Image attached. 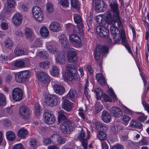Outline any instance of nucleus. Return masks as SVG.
<instances>
[{
    "label": "nucleus",
    "mask_w": 149,
    "mask_h": 149,
    "mask_svg": "<svg viewBox=\"0 0 149 149\" xmlns=\"http://www.w3.org/2000/svg\"><path fill=\"white\" fill-rule=\"evenodd\" d=\"M108 11L106 12L105 14V19L104 18L105 16L103 14H100L96 17L95 19L97 22L100 25L98 26L96 28V31L97 33L101 37L103 38H107L108 44L110 45L112 42V40L109 38L108 36L109 34V31L108 29L105 26L108 24L106 20V13Z\"/></svg>",
    "instance_id": "obj_1"
},
{
    "label": "nucleus",
    "mask_w": 149,
    "mask_h": 149,
    "mask_svg": "<svg viewBox=\"0 0 149 149\" xmlns=\"http://www.w3.org/2000/svg\"><path fill=\"white\" fill-rule=\"evenodd\" d=\"M59 40L63 48L68 51L67 55L68 60L72 63L75 62L77 59L76 50L70 47L67 37L65 34H61L59 36Z\"/></svg>",
    "instance_id": "obj_2"
},
{
    "label": "nucleus",
    "mask_w": 149,
    "mask_h": 149,
    "mask_svg": "<svg viewBox=\"0 0 149 149\" xmlns=\"http://www.w3.org/2000/svg\"><path fill=\"white\" fill-rule=\"evenodd\" d=\"M67 73L63 72L62 76L64 80L72 81L77 79V75L76 67L72 64L68 65L66 66Z\"/></svg>",
    "instance_id": "obj_3"
},
{
    "label": "nucleus",
    "mask_w": 149,
    "mask_h": 149,
    "mask_svg": "<svg viewBox=\"0 0 149 149\" xmlns=\"http://www.w3.org/2000/svg\"><path fill=\"white\" fill-rule=\"evenodd\" d=\"M31 74V72L29 70L20 71L15 73V79L19 83H24L29 79Z\"/></svg>",
    "instance_id": "obj_4"
},
{
    "label": "nucleus",
    "mask_w": 149,
    "mask_h": 149,
    "mask_svg": "<svg viewBox=\"0 0 149 149\" xmlns=\"http://www.w3.org/2000/svg\"><path fill=\"white\" fill-rule=\"evenodd\" d=\"M106 20L109 24L116 26L115 24L117 22L119 27H121L122 25L119 15L112 17L111 13L109 11H108L106 13Z\"/></svg>",
    "instance_id": "obj_5"
},
{
    "label": "nucleus",
    "mask_w": 149,
    "mask_h": 149,
    "mask_svg": "<svg viewBox=\"0 0 149 149\" xmlns=\"http://www.w3.org/2000/svg\"><path fill=\"white\" fill-rule=\"evenodd\" d=\"M108 48L106 46H101L100 45H97V47L94 51V57L95 59L98 60L100 56L102 54L103 56H105V55L108 52Z\"/></svg>",
    "instance_id": "obj_6"
},
{
    "label": "nucleus",
    "mask_w": 149,
    "mask_h": 149,
    "mask_svg": "<svg viewBox=\"0 0 149 149\" xmlns=\"http://www.w3.org/2000/svg\"><path fill=\"white\" fill-rule=\"evenodd\" d=\"M81 16V14L80 13H75L74 15V19L75 23L77 24L78 31H77V33L80 34L81 36H83V25Z\"/></svg>",
    "instance_id": "obj_7"
},
{
    "label": "nucleus",
    "mask_w": 149,
    "mask_h": 149,
    "mask_svg": "<svg viewBox=\"0 0 149 149\" xmlns=\"http://www.w3.org/2000/svg\"><path fill=\"white\" fill-rule=\"evenodd\" d=\"M27 66L26 61L23 59L16 60L11 64V69L13 70L24 68L26 67Z\"/></svg>",
    "instance_id": "obj_8"
},
{
    "label": "nucleus",
    "mask_w": 149,
    "mask_h": 149,
    "mask_svg": "<svg viewBox=\"0 0 149 149\" xmlns=\"http://www.w3.org/2000/svg\"><path fill=\"white\" fill-rule=\"evenodd\" d=\"M43 118L45 122L49 124H53L55 122V117L49 110H45L43 114Z\"/></svg>",
    "instance_id": "obj_9"
},
{
    "label": "nucleus",
    "mask_w": 149,
    "mask_h": 149,
    "mask_svg": "<svg viewBox=\"0 0 149 149\" xmlns=\"http://www.w3.org/2000/svg\"><path fill=\"white\" fill-rule=\"evenodd\" d=\"M93 91L95 94L96 99L98 100H100L103 95V92L101 89L99 88H96L93 90ZM103 97L104 101L110 102H112L111 99L107 95L104 93Z\"/></svg>",
    "instance_id": "obj_10"
},
{
    "label": "nucleus",
    "mask_w": 149,
    "mask_h": 149,
    "mask_svg": "<svg viewBox=\"0 0 149 149\" xmlns=\"http://www.w3.org/2000/svg\"><path fill=\"white\" fill-rule=\"evenodd\" d=\"M45 101L47 105L52 107L56 105L58 102L57 96L54 95H46L45 96Z\"/></svg>",
    "instance_id": "obj_11"
},
{
    "label": "nucleus",
    "mask_w": 149,
    "mask_h": 149,
    "mask_svg": "<svg viewBox=\"0 0 149 149\" xmlns=\"http://www.w3.org/2000/svg\"><path fill=\"white\" fill-rule=\"evenodd\" d=\"M93 1V6L95 11L97 12H101L105 11L107 8L105 3L103 1H97L95 2Z\"/></svg>",
    "instance_id": "obj_12"
},
{
    "label": "nucleus",
    "mask_w": 149,
    "mask_h": 149,
    "mask_svg": "<svg viewBox=\"0 0 149 149\" xmlns=\"http://www.w3.org/2000/svg\"><path fill=\"white\" fill-rule=\"evenodd\" d=\"M90 136V132L88 130H87V134H85L83 131H82L78 136V138L81 142L84 149H87V140Z\"/></svg>",
    "instance_id": "obj_13"
},
{
    "label": "nucleus",
    "mask_w": 149,
    "mask_h": 149,
    "mask_svg": "<svg viewBox=\"0 0 149 149\" xmlns=\"http://www.w3.org/2000/svg\"><path fill=\"white\" fill-rule=\"evenodd\" d=\"M72 123L70 122L64 121L60 125V129L61 131L64 133H67L68 131V128L70 132L72 131L75 127L77 125V124H76L74 125H72Z\"/></svg>",
    "instance_id": "obj_14"
},
{
    "label": "nucleus",
    "mask_w": 149,
    "mask_h": 149,
    "mask_svg": "<svg viewBox=\"0 0 149 149\" xmlns=\"http://www.w3.org/2000/svg\"><path fill=\"white\" fill-rule=\"evenodd\" d=\"M23 95L22 90L19 88H15L12 91V97L13 100L16 102L21 100Z\"/></svg>",
    "instance_id": "obj_15"
},
{
    "label": "nucleus",
    "mask_w": 149,
    "mask_h": 149,
    "mask_svg": "<svg viewBox=\"0 0 149 149\" xmlns=\"http://www.w3.org/2000/svg\"><path fill=\"white\" fill-rule=\"evenodd\" d=\"M62 107L64 109L68 112H70L74 107V104L66 99V97H62Z\"/></svg>",
    "instance_id": "obj_16"
},
{
    "label": "nucleus",
    "mask_w": 149,
    "mask_h": 149,
    "mask_svg": "<svg viewBox=\"0 0 149 149\" xmlns=\"http://www.w3.org/2000/svg\"><path fill=\"white\" fill-rule=\"evenodd\" d=\"M38 79L44 84L48 83L50 81V77L48 74L44 72H38L37 73Z\"/></svg>",
    "instance_id": "obj_17"
},
{
    "label": "nucleus",
    "mask_w": 149,
    "mask_h": 149,
    "mask_svg": "<svg viewBox=\"0 0 149 149\" xmlns=\"http://www.w3.org/2000/svg\"><path fill=\"white\" fill-rule=\"evenodd\" d=\"M30 112L28 107L25 106H21L19 109V114L22 118L27 119L29 117Z\"/></svg>",
    "instance_id": "obj_18"
},
{
    "label": "nucleus",
    "mask_w": 149,
    "mask_h": 149,
    "mask_svg": "<svg viewBox=\"0 0 149 149\" xmlns=\"http://www.w3.org/2000/svg\"><path fill=\"white\" fill-rule=\"evenodd\" d=\"M69 40L76 47H80L82 46L81 41L78 36L75 34H72L69 36Z\"/></svg>",
    "instance_id": "obj_19"
},
{
    "label": "nucleus",
    "mask_w": 149,
    "mask_h": 149,
    "mask_svg": "<svg viewBox=\"0 0 149 149\" xmlns=\"http://www.w3.org/2000/svg\"><path fill=\"white\" fill-rule=\"evenodd\" d=\"M51 138L54 140L56 139V141L55 142H54V141H53L52 143L57 145L63 144L65 143L66 141V139L65 138L61 136L57 133L55 134L52 135L51 136Z\"/></svg>",
    "instance_id": "obj_20"
},
{
    "label": "nucleus",
    "mask_w": 149,
    "mask_h": 149,
    "mask_svg": "<svg viewBox=\"0 0 149 149\" xmlns=\"http://www.w3.org/2000/svg\"><path fill=\"white\" fill-rule=\"evenodd\" d=\"M62 25L57 22H52L49 25V29L53 32H57L61 30Z\"/></svg>",
    "instance_id": "obj_21"
},
{
    "label": "nucleus",
    "mask_w": 149,
    "mask_h": 149,
    "mask_svg": "<svg viewBox=\"0 0 149 149\" xmlns=\"http://www.w3.org/2000/svg\"><path fill=\"white\" fill-rule=\"evenodd\" d=\"M120 37L117 38L118 40H119L121 38L122 40V44L125 46L126 48L128 50L129 53L132 54V52L131 50L129 44L127 41L125 37V33L123 30H122L121 32V34L120 35Z\"/></svg>",
    "instance_id": "obj_22"
},
{
    "label": "nucleus",
    "mask_w": 149,
    "mask_h": 149,
    "mask_svg": "<svg viewBox=\"0 0 149 149\" xmlns=\"http://www.w3.org/2000/svg\"><path fill=\"white\" fill-rule=\"evenodd\" d=\"M55 60L56 63L63 64L65 61V57L63 52H58L55 54Z\"/></svg>",
    "instance_id": "obj_23"
},
{
    "label": "nucleus",
    "mask_w": 149,
    "mask_h": 149,
    "mask_svg": "<svg viewBox=\"0 0 149 149\" xmlns=\"http://www.w3.org/2000/svg\"><path fill=\"white\" fill-rule=\"evenodd\" d=\"M109 111L113 116L116 118L120 117L123 114L121 109L117 107H113L111 108Z\"/></svg>",
    "instance_id": "obj_24"
},
{
    "label": "nucleus",
    "mask_w": 149,
    "mask_h": 149,
    "mask_svg": "<svg viewBox=\"0 0 149 149\" xmlns=\"http://www.w3.org/2000/svg\"><path fill=\"white\" fill-rule=\"evenodd\" d=\"M26 37L30 42H32L35 38V35L33 31L30 29L26 28L25 31Z\"/></svg>",
    "instance_id": "obj_25"
},
{
    "label": "nucleus",
    "mask_w": 149,
    "mask_h": 149,
    "mask_svg": "<svg viewBox=\"0 0 149 149\" xmlns=\"http://www.w3.org/2000/svg\"><path fill=\"white\" fill-rule=\"evenodd\" d=\"M111 11L113 13V17L119 15L118 8V4L117 2H112L110 3Z\"/></svg>",
    "instance_id": "obj_26"
},
{
    "label": "nucleus",
    "mask_w": 149,
    "mask_h": 149,
    "mask_svg": "<svg viewBox=\"0 0 149 149\" xmlns=\"http://www.w3.org/2000/svg\"><path fill=\"white\" fill-rule=\"evenodd\" d=\"M22 16L19 13L15 14L12 18V22L16 26L20 25L22 22Z\"/></svg>",
    "instance_id": "obj_27"
},
{
    "label": "nucleus",
    "mask_w": 149,
    "mask_h": 149,
    "mask_svg": "<svg viewBox=\"0 0 149 149\" xmlns=\"http://www.w3.org/2000/svg\"><path fill=\"white\" fill-rule=\"evenodd\" d=\"M46 47L49 53L56 54L58 52L53 42H48L46 43Z\"/></svg>",
    "instance_id": "obj_28"
},
{
    "label": "nucleus",
    "mask_w": 149,
    "mask_h": 149,
    "mask_svg": "<svg viewBox=\"0 0 149 149\" xmlns=\"http://www.w3.org/2000/svg\"><path fill=\"white\" fill-rule=\"evenodd\" d=\"M101 118L102 120L104 123H108L111 121V116L108 112L104 110L102 112Z\"/></svg>",
    "instance_id": "obj_29"
},
{
    "label": "nucleus",
    "mask_w": 149,
    "mask_h": 149,
    "mask_svg": "<svg viewBox=\"0 0 149 149\" xmlns=\"http://www.w3.org/2000/svg\"><path fill=\"white\" fill-rule=\"evenodd\" d=\"M7 5L8 8L6 9L7 12L11 13V9L14 8L17 5L16 1L15 0H7Z\"/></svg>",
    "instance_id": "obj_30"
},
{
    "label": "nucleus",
    "mask_w": 149,
    "mask_h": 149,
    "mask_svg": "<svg viewBox=\"0 0 149 149\" xmlns=\"http://www.w3.org/2000/svg\"><path fill=\"white\" fill-rule=\"evenodd\" d=\"M28 134V130L24 127H22L19 129L17 133L18 137L24 139L27 136Z\"/></svg>",
    "instance_id": "obj_31"
},
{
    "label": "nucleus",
    "mask_w": 149,
    "mask_h": 149,
    "mask_svg": "<svg viewBox=\"0 0 149 149\" xmlns=\"http://www.w3.org/2000/svg\"><path fill=\"white\" fill-rule=\"evenodd\" d=\"M65 97H66L67 98L70 99L72 101L76 102L75 99L77 97V93L76 92L73 90H70L67 95Z\"/></svg>",
    "instance_id": "obj_32"
},
{
    "label": "nucleus",
    "mask_w": 149,
    "mask_h": 149,
    "mask_svg": "<svg viewBox=\"0 0 149 149\" xmlns=\"http://www.w3.org/2000/svg\"><path fill=\"white\" fill-rule=\"evenodd\" d=\"M110 25V29L111 34L114 36V38H117V36L119 37L120 35L119 34L120 32L116 26Z\"/></svg>",
    "instance_id": "obj_33"
},
{
    "label": "nucleus",
    "mask_w": 149,
    "mask_h": 149,
    "mask_svg": "<svg viewBox=\"0 0 149 149\" xmlns=\"http://www.w3.org/2000/svg\"><path fill=\"white\" fill-rule=\"evenodd\" d=\"M96 77L97 80L100 85L103 86L105 85L106 81L102 73H97L96 74Z\"/></svg>",
    "instance_id": "obj_34"
},
{
    "label": "nucleus",
    "mask_w": 149,
    "mask_h": 149,
    "mask_svg": "<svg viewBox=\"0 0 149 149\" xmlns=\"http://www.w3.org/2000/svg\"><path fill=\"white\" fill-rule=\"evenodd\" d=\"M18 7L21 10L27 11L29 7V4L27 2L21 1L18 3Z\"/></svg>",
    "instance_id": "obj_35"
},
{
    "label": "nucleus",
    "mask_w": 149,
    "mask_h": 149,
    "mask_svg": "<svg viewBox=\"0 0 149 149\" xmlns=\"http://www.w3.org/2000/svg\"><path fill=\"white\" fill-rule=\"evenodd\" d=\"M36 54L37 56L41 58L45 59H48V58L49 55L45 50H38L37 51Z\"/></svg>",
    "instance_id": "obj_36"
},
{
    "label": "nucleus",
    "mask_w": 149,
    "mask_h": 149,
    "mask_svg": "<svg viewBox=\"0 0 149 149\" xmlns=\"http://www.w3.org/2000/svg\"><path fill=\"white\" fill-rule=\"evenodd\" d=\"M42 45V41L39 38H36L33 42L30 44L31 48H35L37 47H41Z\"/></svg>",
    "instance_id": "obj_37"
},
{
    "label": "nucleus",
    "mask_w": 149,
    "mask_h": 149,
    "mask_svg": "<svg viewBox=\"0 0 149 149\" xmlns=\"http://www.w3.org/2000/svg\"><path fill=\"white\" fill-rule=\"evenodd\" d=\"M54 92L59 95H63L65 92V89L64 88L60 85H58L53 89Z\"/></svg>",
    "instance_id": "obj_38"
},
{
    "label": "nucleus",
    "mask_w": 149,
    "mask_h": 149,
    "mask_svg": "<svg viewBox=\"0 0 149 149\" xmlns=\"http://www.w3.org/2000/svg\"><path fill=\"white\" fill-rule=\"evenodd\" d=\"M40 33L41 36L44 38H47L49 35V33L47 28L44 26L41 27Z\"/></svg>",
    "instance_id": "obj_39"
},
{
    "label": "nucleus",
    "mask_w": 149,
    "mask_h": 149,
    "mask_svg": "<svg viewBox=\"0 0 149 149\" xmlns=\"http://www.w3.org/2000/svg\"><path fill=\"white\" fill-rule=\"evenodd\" d=\"M14 52L17 56L26 55L27 54V51L25 49L19 48L15 49L14 50Z\"/></svg>",
    "instance_id": "obj_40"
},
{
    "label": "nucleus",
    "mask_w": 149,
    "mask_h": 149,
    "mask_svg": "<svg viewBox=\"0 0 149 149\" xmlns=\"http://www.w3.org/2000/svg\"><path fill=\"white\" fill-rule=\"evenodd\" d=\"M12 113V109L9 107L6 108L5 110L1 109L0 110V118L5 116L7 114L10 115Z\"/></svg>",
    "instance_id": "obj_41"
},
{
    "label": "nucleus",
    "mask_w": 149,
    "mask_h": 149,
    "mask_svg": "<svg viewBox=\"0 0 149 149\" xmlns=\"http://www.w3.org/2000/svg\"><path fill=\"white\" fill-rule=\"evenodd\" d=\"M33 16L43 13L41 8L38 6H34L32 9Z\"/></svg>",
    "instance_id": "obj_42"
},
{
    "label": "nucleus",
    "mask_w": 149,
    "mask_h": 149,
    "mask_svg": "<svg viewBox=\"0 0 149 149\" xmlns=\"http://www.w3.org/2000/svg\"><path fill=\"white\" fill-rule=\"evenodd\" d=\"M29 144V149H36L37 148V142L35 139H31Z\"/></svg>",
    "instance_id": "obj_43"
},
{
    "label": "nucleus",
    "mask_w": 149,
    "mask_h": 149,
    "mask_svg": "<svg viewBox=\"0 0 149 149\" xmlns=\"http://www.w3.org/2000/svg\"><path fill=\"white\" fill-rule=\"evenodd\" d=\"M146 93H144L142 96V103L145 110L146 111L149 113V104L146 103L144 100L146 96Z\"/></svg>",
    "instance_id": "obj_44"
},
{
    "label": "nucleus",
    "mask_w": 149,
    "mask_h": 149,
    "mask_svg": "<svg viewBox=\"0 0 149 149\" xmlns=\"http://www.w3.org/2000/svg\"><path fill=\"white\" fill-rule=\"evenodd\" d=\"M6 136L7 139L10 141H13L15 138V134L11 131L7 132L6 133Z\"/></svg>",
    "instance_id": "obj_45"
},
{
    "label": "nucleus",
    "mask_w": 149,
    "mask_h": 149,
    "mask_svg": "<svg viewBox=\"0 0 149 149\" xmlns=\"http://www.w3.org/2000/svg\"><path fill=\"white\" fill-rule=\"evenodd\" d=\"M130 125L133 127H136L139 129H141L143 127V125L136 120H132L130 123Z\"/></svg>",
    "instance_id": "obj_46"
},
{
    "label": "nucleus",
    "mask_w": 149,
    "mask_h": 149,
    "mask_svg": "<svg viewBox=\"0 0 149 149\" xmlns=\"http://www.w3.org/2000/svg\"><path fill=\"white\" fill-rule=\"evenodd\" d=\"M148 144V141L146 137L143 136L141 140L136 143L135 145L137 146L146 145Z\"/></svg>",
    "instance_id": "obj_47"
},
{
    "label": "nucleus",
    "mask_w": 149,
    "mask_h": 149,
    "mask_svg": "<svg viewBox=\"0 0 149 149\" xmlns=\"http://www.w3.org/2000/svg\"><path fill=\"white\" fill-rule=\"evenodd\" d=\"M40 67L44 69H47L50 66V62L47 61L40 62L39 63Z\"/></svg>",
    "instance_id": "obj_48"
},
{
    "label": "nucleus",
    "mask_w": 149,
    "mask_h": 149,
    "mask_svg": "<svg viewBox=\"0 0 149 149\" xmlns=\"http://www.w3.org/2000/svg\"><path fill=\"white\" fill-rule=\"evenodd\" d=\"M33 18L38 22L41 23L44 19V15L43 13L33 16Z\"/></svg>",
    "instance_id": "obj_49"
},
{
    "label": "nucleus",
    "mask_w": 149,
    "mask_h": 149,
    "mask_svg": "<svg viewBox=\"0 0 149 149\" xmlns=\"http://www.w3.org/2000/svg\"><path fill=\"white\" fill-rule=\"evenodd\" d=\"M136 113L137 114L140 115V116H138V119L139 121L141 122H144L146 120L147 118V116L145 115L143 112H137Z\"/></svg>",
    "instance_id": "obj_50"
},
{
    "label": "nucleus",
    "mask_w": 149,
    "mask_h": 149,
    "mask_svg": "<svg viewBox=\"0 0 149 149\" xmlns=\"http://www.w3.org/2000/svg\"><path fill=\"white\" fill-rule=\"evenodd\" d=\"M42 111V110L41 109L39 104L38 103H36L34 106V112L36 116H39Z\"/></svg>",
    "instance_id": "obj_51"
},
{
    "label": "nucleus",
    "mask_w": 149,
    "mask_h": 149,
    "mask_svg": "<svg viewBox=\"0 0 149 149\" xmlns=\"http://www.w3.org/2000/svg\"><path fill=\"white\" fill-rule=\"evenodd\" d=\"M6 97L4 95L0 93V107L4 106L6 104Z\"/></svg>",
    "instance_id": "obj_52"
},
{
    "label": "nucleus",
    "mask_w": 149,
    "mask_h": 149,
    "mask_svg": "<svg viewBox=\"0 0 149 149\" xmlns=\"http://www.w3.org/2000/svg\"><path fill=\"white\" fill-rule=\"evenodd\" d=\"M108 93L113 98L114 101H118V98L115 95L113 89L111 88H109L108 90Z\"/></svg>",
    "instance_id": "obj_53"
},
{
    "label": "nucleus",
    "mask_w": 149,
    "mask_h": 149,
    "mask_svg": "<svg viewBox=\"0 0 149 149\" xmlns=\"http://www.w3.org/2000/svg\"><path fill=\"white\" fill-rule=\"evenodd\" d=\"M59 72L58 68L55 66H53L52 70L50 72L51 74L53 77H56L58 75Z\"/></svg>",
    "instance_id": "obj_54"
},
{
    "label": "nucleus",
    "mask_w": 149,
    "mask_h": 149,
    "mask_svg": "<svg viewBox=\"0 0 149 149\" xmlns=\"http://www.w3.org/2000/svg\"><path fill=\"white\" fill-rule=\"evenodd\" d=\"M71 4L73 8L78 10L79 9V3L78 0H71Z\"/></svg>",
    "instance_id": "obj_55"
},
{
    "label": "nucleus",
    "mask_w": 149,
    "mask_h": 149,
    "mask_svg": "<svg viewBox=\"0 0 149 149\" xmlns=\"http://www.w3.org/2000/svg\"><path fill=\"white\" fill-rule=\"evenodd\" d=\"M5 45L7 48L11 49L13 46V41L10 39H6L4 42Z\"/></svg>",
    "instance_id": "obj_56"
},
{
    "label": "nucleus",
    "mask_w": 149,
    "mask_h": 149,
    "mask_svg": "<svg viewBox=\"0 0 149 149\" xmlns=\"http://www.w3.org/2000/svg\"><path fill=\"white\" fill-rule=\"evenodd\" d=\"M95 106V111L97 113L100 112L102 109L103 106L100 104V102H97Z\"/></svg>",
    "instance_id": "obj_57"
},
{
    "label": "nucleus",
    "mask_w": 149,
    "mask_h": 149,
    "mask_svg": "<svg viewBox=\"0 0 149 149\" xmlns=\"http://www.w3.org/2000/svg\"><path fill=\"white\" fill-rule=\"evenodd\" d=\"M97 137L100 140H104L106 138V134L105 132L101 131L97 134Z\"/></svg>",
    "instance_id": "obj_58"
},
{
    "label": "nucleus",
    "mask_w": 149,
    "mask_h": 149,
    "mask_svg": "<svg viewBox=\"0 0 149 149\" xmlns=\"http://www.w3.org/2000/svg\"><path fill=\"white\" fill-rule=\"evenodd\" d=\"M121 118L124 122L123 124L126 125L128 124L129 120L131 119V118L129 116L126 115H124L122 116Z\"/></svg>",
    "instance_id": "obj_59"
},
{
    "label": "nucleus",
    "mask_w": 149,
    "mask_h": 149,
    "mask_svg": "<svg viewBox=\"0 0 149 149\" xmlns=\"http://www.w3.org/2000/svg\"><path fill=\"white\" fill-rule=\"evenodd\" d=\"M66 119V117L62 113H59L58 114V120L59 123H61L63 121H65Z\"/></svg>",
    "instance_id": "obj_60"
},
{
    "label": "nucleus",
    "mask_w": 149,
    "mask_h": 149,
    "mask_svg": "<svg viewBox=\"0 0 149 149\" xmlns=\"http://www.w3.org/2000/svg\"><path fill=\"white\" fill-rule=\"evenodd\" d=\"M8 12H7L6 10L5 13L3 12H1L0 13V21H3L6 20V19L7 18L6 15L7 14L10 13Z\"/></svg>",
    "instance_id": "obj_61"
},
{
    "label": "nucleus",
    "mask_w": 149,
    "mask_h": 149,
    "mask_svg": "<svg viewBox=\"0 0 149 149\" xmlns=\"http://www.w3.org/2000/svg\"><path fill=\"white\" fill-rule=\"evenodd\" d=\"M59 3L63 8L68 7L69 4L68 0H60Z\"/></svg>",
    "instance_id": "obj_62"
},
{
    "label": "nucleus",
    "mask_w": 149,
    "mask_h": 149,
    "mask_svg": "<svg viewBox=\"0 0 149 149\" xmlns=\"http://www.w3.org/2000/svg\"><path fill=\"white\" fill-rule=\"evenodd\" d=\"M92 123L95 125V128L99 129L101 128L103 123H100L95 119H94L92 121Z\"/></svg>",
    "instance_id": "obj_63"
},
{
    "label": "nucleus",
    "mask_w": 149,
    "mask_h": 149,
    "mask_svg": "<svg viewBox=\"0 0 149 149\" xmlns=\"http://www.w3.org/2000/svg\"><path fill=\"white\" fill-rule=\"evenodd\" d=\"M122 108L124 112L126 113L132 115L133 113V112L132 111L124 105L122 106Z\"/></svg>",
    "instance_id": "obj_64"
}]
</instances>
